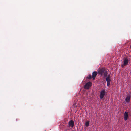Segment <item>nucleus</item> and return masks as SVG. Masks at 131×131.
<instances>
[{
  "instance_id": "2",
  "label": "nucleus",
  "mask_w": 131,
  "mask_h": 131,
  "mask_svg": "<svg viewBox=\"0 0 131 131\" xmlns=\"http://www.w3.org/2000/svg\"><path fill=\"white\" fill-rule=\"evenodd\" d=\"M92 85V83L91 82H89L86 83L84 86V88L85 89H88Z\"/></svg>"
},
{
  "instance_id": "6",
  "label": "nucleus",
  "mask_w": 131,
  "mask_h": 131,
  "mask_svg": "<svg viewBox=\"0 0 131 131\" xmlns=\"http://www.w3.org/2000/svg\"><path fill=\"white\" fill-rule=\"evenodd\" d=\"M106 81H107V86H109L111 80L110 79V76L108 75L106 78Z\"/></svg>"
},
{
  "instance_id": "7",
  "label": "nucleus",
  "mask_w": 131,
  "mask_h": 131,
  "mask_svg": "<svg viewBox=\"0 0 131 131\" xmlns=\"http://www.w3.org/2000/svg\"><path fill=\"white\" fill-rule=\"evenodd\" d=\"M129 62V60L127 58H125L123 61V65L125 66L128 65Z\"/></svg>"
},
{
  "instance_id": "10",
  "label": "nucleus",
  "mask_w": 131,
  "mask_h": 131,
  "mask_svg": "<svg viewBox=\"0 0 131 131\" xmlns=\"http://www.w3.org/2000/svg\"><path fill=\"white\" fill-rule=\"evenodd\" d=\"M89 121H86L85 122V125L86 127H88L89 125Z\"/></svg>"
},
{
  "instance_id": "3",
  "label": "nucleus",
  "mask_w": 131,
  "mask_h": 131,
  "mask_svg": "<svg viewBox=\"0 0 131 131\" xmlns=\"http://www.w3.org/2000/svg\"><path fill=\"white\" fill-rule=\"evenodd\" d=\"M105 93V90H103L100 92V97L101 99H103Z\"/></svg>"
},
{
  "instance_id": "5",
  "label": "nucleus",
  "mask_w": 131,
  "mask_h": 131,
  "mask_svg": "<svg viewBox=\"0 0 131 131\" xmlns=\"http://www.w3.org/2000/svg\"><path fill=\"white\" fill-rule=\"evenodd\" d=\"M128 117V112H125L124 115V118L125 121H126Z\"/></svg>"
},
{
  "instance_id": "1",
  "label": "nucleus",
  "mask_w": 131,
  "mask_h": 131,
  "mask_svg": "<svg viewBox=\"0 0 131 131\" xmlns=\"http://www.w3.org/2000/svg\"><path fill=\"white\" fill-rule=\"evenodd\" d=\"M99 74L102 75H104V77L105 78L107 76V71H106L105 68H102L100 69L98 72Z\"/></svg>"
},
{
  "instance_id": "12",
  "label": "nucleus",
  "mask_w": 131,
  "mask_h": 131,
  "mask_svg": "<svg viewBox=\"0 0 131 131\" xmlns=\"http://www.w3.org/2000/svg\"><path fill=\"white\" fill-rule=\"evenodd\" d=\"M121 67H122V68H124V66H125L124 65H123V64H122L121 65Z\"/></svg>"
},
{
  "instance_id": "4",
  "label": "nucleus",
  "mask_w": 131,
  "mask_h": 131,
  "mask_svg": "<svg viewBox=\"0 0 131 131\" xmlns=\"http://www.w3.org/2000/svg\"><path fill=\"white\" fill-rule=\"evenodd\" d=\"M68 124L70 127H71L72 128H73L74 125V121L73 120H70L68 123Z\"/></svg>"
},
{
  "instance_id": "8",
  "label": "nucleus",
  "mask_w": 131,
  "mask_h": 131,
  "mask_svg": "<svg viewBox=\"0 0 131 131\" xmlns=\"http://www.w3.org/2000/svg\"><path fill=\"white\" fill-rule=\"evenodd\" d=\"M97 74V72L96 71L93 72L92 73V78L93 80H94L95 79L96 77Z\"/></svg>"
},
{
  "instance_id": "11",
  "label": "nucleus",
  "mask_w": 131,
  "mask_h": 131,
  "mask_svg": "<svg viewBox=\"0 0 131 131\" xmlns=\"http://www.w3.org/2000/svg\"><path fill=\"white\" fill-rule=\"evenodd\" d=\"M92 77L91 75H89V76L87 77V78L88 79H91Z\"/></svg>"
},
{
  "instance_id": "9",
  "label": "nucleus",
  "mask_w": 131,
  "mask_h": 131,
  "mask_svg": "<svg viewBox=\"0 0 131 131\" xmlns=\"http://www.w3.org/2000/svg\"><path fill=\"white\" fill-rule=\"evenodd\" d=\"M131 96L130 95H128L126 97L125 100L127 102H129L130 101V99Z\"/></svg>"
}]
</instances>
